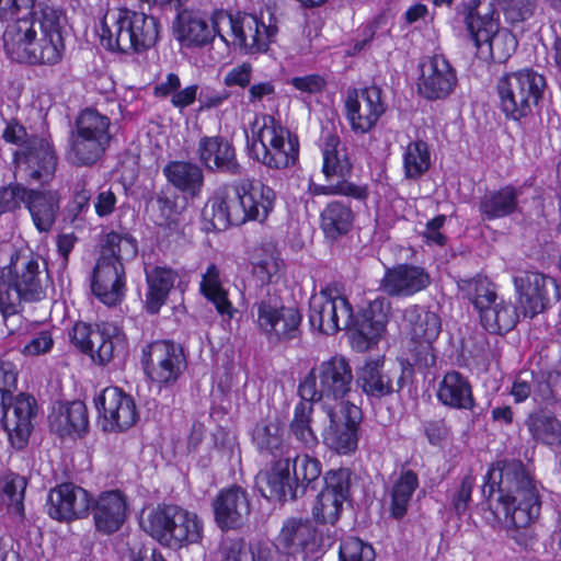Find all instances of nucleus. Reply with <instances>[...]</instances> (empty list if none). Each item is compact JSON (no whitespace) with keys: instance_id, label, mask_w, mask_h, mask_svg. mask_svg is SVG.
Listing matches in <instances>:
<instances>
[{"instance_id":"1","label":"nucleus","mask_w":561,"mask_h":561,"mask_svg":"<svg viewBox=\"0 0 561 561\" xmlns=\"http://www.w3.org/2000/svg\"><path fill=\"white\" fill-rule=\"evenodd\" d=\"M5 51L28 65L55 66L65 51L66 11L49 1L0 0V22Z\"/></svg>"},{"instance_id":"2","label":"nucleus","mask_w":561,"mask_h":561,"mask_svg":"<svg viewBox=\"0 0 561 561\" xmlns=\"http://www.w3.org/2000/svg\"><path fill=\"white\" fill-rule=\"evenodd\" d=\"M482 494L490 508L496 495L495 511L504 516L507 538L520 551H535L542 499L536 479L524 462L520 459L491 462L483 477Z\"/></svg>"},{"instance_id":"3","label":"nucleus","mask_w":561,"mask_h":561,"mask_svg":"<svg viewBox=\"0 0 561 561\" xmlns=\"http://www.w3.org/2000/svg\"><path fill=\"white\" fill-rule=\"evenodd\" d=\"M389 311L390 304L385 298H376L355 314L347 297H332L321 290L319 296L310 299L308 317L310 325L323 334L348 331L352 348L365 352L376 345L385 333Z\"/></svg>"},{"instance_id":"4","label":"nucleus","mask_w":561,"mask_h":561,"mask_svg":"<svg viewBox=\"0 0 561 561\" xmlns=\"http://www.w3.org/2000/svg\"><path fill=\"white\" fill-rule=\"evenodd\" d=\"M355 376L351 360L341 354L316 363L299 381L297 392L316 401L321 410L339 408L353 392Z\"/></svg>"},{"instance_id":"5","label":"nucleus","mask_w":561,"mask_h":561,"mask_svg":"<svg viewBox=\"0 0 561 561\" xmlns=\"http://www.w3.org/2000/svg\"><path fill=\"white\" fill-rule=\"evenodd\" d=\"M321 172L328 184L310 183L308 191L312 196H344L366 205L370 192L366 183H355L350 179L353 173V162L335 131H328L321 144Z\"/></svg>"},{"instance_id":"6","label":"nucleus","mask_w":561,"mask_h":561,"mask_svg":"<svg viewBox=\"0 0 561 561\" xmlns=\"http://www.w3.org/2000/svg\"><path fill=\"white\" fill-rule=\"evenodd\" d=\"M142 529L161 546L181 549L203 538V522L196 513L173 503H159L140 522Z\"/></svg>"},{"instance_id":"7","label":"nucleus","mask_w":561,"mask_h":561,"mask_svg":"<svg viewBox=\"0 0 561 561\" xmlns=\"http://www.w3.org/2000/svg\"><path fill=\"white\" fill-rule=\"evenodd\" d=\"M546 88V77L531 67L505 72L495 87L499 107L507 121L520 122L542 100Z\"/></svg>"},{"instance_id":"8","label":"nucleus","mask_w":561,"mask_h":561,"mask_svg":"<svg viewBox=\"0 0 561 561\" xmlns=\"http://www.w3.org/2000/svg\"><path fill=\"white\" fill-rule=\"evenodd\" d=\"M546 88V77L531 67L505 72L495 87L499 107L507 121L520 122L542 100Z\"/></svg>"},{"instance_id":"9","label":"nucleus","mask_w":561,"mask_h":561,"mask_svg":"<svg viewBox=\"0 0 561 561\" xmlns=\"http://www.w3.org/2000/svg\"><path fill=\"white\" fill-rule=\"evenodd\" d=\"M45 296L37 257L31 256L21 265L10 263L0 270V313L4 320L20 313L23 304L41 301Z\"/></svg>"},{"instance_id":"10","label":"nucleus","mask_w":561,"mask_h":561,"mask_svg":"<svg viewBox=\"0 0 561 561\" xmlns=\"http://www.w3.org/2000/svg\"><path fill=\"white\" fill-rule=\"evenodd\" d=\"M262 121V126L253 135L255 159L276 171L295 167L300 154L298 135L273 115H264Z\"/></svg>"},{"instance_id":"11","label":"nucleus","mask_w":561,"mask_h":561,"mask_svg":"<svg viewBox=\"0 0 561 561\" xmlns=\"http://www.w3.org/2000/svg\"><path fill=\"white\" fill-rule=\"evenodd\" d=\"M214 23L216 26L227 24L233 44L248 55L267 53L278 33L275 24L266 25L262 18L233 8H215Z\"/></svg>"},{"instance_id":"12","label":"nucleus","mask_w":561,"mask_h":561,"mask_svg":"<svg viewBox=\"0 0 561 561\" xmlns=\"http://www.w3.org/2000/svg\"><path fill=\"white\" fill-rule=\"evenodd\" d=\"M480 0H471L465 23L480 57L493 62H505L515 51L517 41L508 31L500 32L494 11L481 15L478 12Z\"/></svg>"},{"instance_id":"13","label":"nucleus","mask_w":561,"mask_h":561,"mask_svg":"<svg viewBox=\"0 0 561 561\" xmlns=\"http://www.w3.org/2000/svg\"><path fill=\"white\" fill-rule=\"evenodd\" d=\"M287 460V476L282 480L273 482L271 476L261 484L260 489L268 500L286 502L302 497L308 489L314 491L318 486V480L322 473L321 461L309 454H290L285 458Z\"/></svg>"},{"instance_id":"14","label":"nucleus","mask_w":561,"mask_h":561,"mask_svg":"<svg viewBox=\"0 0 561 561\" xmlns=\"http://www.w3.org/2000/svg\"><path fill=\"white\" fill-rule=\"evenodd\" d=\"M140 364L146 377L159 389L173 388L187 368L181 344L172 340H153L141 347Z\"/></svg>"},{"instance_id":"15","label":"nucleus","mask_w":561,"mask_h":561,"mask_svg":"<svg viewBox=\"0 0 561 561\" xmlns=\"http://www.w3.org/2000/svg\"><path fill=\"white\" fill-rule=\"evenodd\" d=\"M251 444L257 455L268 460L270 467L257 476L261 485L271 476L273 482L287 476V460L291 450L290 443L285 437L284 424L272 417L260 419L250 431Z\"/></svg>"},{"instance_id":"16","label":"nucleus","mask_w":561,"mask_h":561,"mask_svg":"<svg viewBox=\"0 0 561 561\" xmlns=\"http://www.w3.org/2000/svg\"><path fill=\"white\" fill-rule=\"evenodd\" d=\"M322 411L329 420L322 432L323 445L339 456L354 454L360 437L362 409L346 401L342 407L322 409Z\"/></svg>"},{"instance_id":"17","label":"nucleus","mask_w":561,"mask_h":561,"mask_svg":"<svg viewBox=\"0 0 561 561\" xmlns=\"http://www.w3.org/2000/svg\"><path fill=\"white\" fill-rule=\"evenodd\" d=\"M354 472L346 467L329 469L324 472L323 486L312 506V519L319 525L334 526L343 512L345 502L352 500Z\"/></svg>"},{"instance_id":"18","label":"nucleus","mask_w":561,"mask_h":561,"mask_svg":"<svg viewBox=\"0 0 561 561\" xmlns=\"http://www.w3.org/2000/svg\"><path fill=\"white\" fill-rule=\"evenodd\" d=\"M386 111L380 87L371 84L347 89L343 115L354 135H365L374 130Z\"/></svg>"},{"instance_id":"19","label":"nucleus","mask_w":561,"mask_h":561,"mask_svg":"<svg viewBox=\"0 0 561 561\" xmlns=\"http://www.w3.org/2000/svg\"><path fill=\"white\" fill-rule=\"evenodd\" d=\"M513 283L523 314L529 319L551 309L561 298L557 279L541 272L523 271Z\"/></svg>"},{"instance_id":"20","label":"nucleus","mask_w":561,"mask_h":561,"mask_svg":"<svg viewBox=\"0 0 561 561\" xmlns=\"http://www.w3.org/2000/svg\"><path fill=\"white\" fill-rule=\"evenodd\" d=\"M256 327L271 344H285L301 335L302 313L297 307L267 299L255 302Z\"/></svg>"},{"instance_id":"21","label":"nucleus","mask_w":561,"mask_h":561,"mask_svg":"<svg viewBox=\"0 0 561 561\" xmlns=\"http://www.w3.org/2000/svg\"><path fill=\"white\" fill-rule=\"evenodd\" d=\"M242 179L224 181L216 185L207 198L203 217L217 231L242 226Z\"/></svg>"},{"instance_id":"22","label":"nucleus","mask_w":561,"mask_h":561,"mask_svg":"<svg viewBox=\"0 0 561 561\" xmlns=\"http://www.w3.org/2000/svg\"><path fill=\"white\" fill-rule=\"evenodd\" d=\"M14 161L28 183L49 185L55 179L58 156L50 140L31 135L22 149L15 151Z\"/></svg>"},{"instance_id":"23","label":"nucleus","mask_w":561,"mask_h":561,"mask_svg":"<svg viewBox=\"0 0 561 561\" xmlns=\"http://www.w3.org/2000/svg\"><path fill=\"white\" fill-rule=\"evenodd\" d=\"M442 332V320L436 312L422 311L411 320L407 350L410 365L427 373L436 365L434 342Z\"/></svg>"},{"instance_id":"24","label":"nucleus","mask_w":561,"mask_h":561,"mask_svg":"<svg viewBox=\"0 0 561 561\" xmlns=\"http://www.w3.org/2000/svg\"><path fill=\"white\" fill-rule=\"evenodd\" d=\"M94 405L101 419V426L107 433H122L139 420L135 399L123 389L110 386L95 398Z\"/></svg>"},{"instance_id":"25","label":"nucleus","mask_w":561,"mask_h":561,"mask_svg":"<svg viewBox=\"0 0 561 561\" xmlns=\"http://www.w3.org/2000/svg\"><path fill=\"white\" fill-rule=\"evenodd\" d=\"M37 408L35 397L27 392L13 393L9 401L0 403V421L15 449H23L27 445Z\"/></svg>"},{"instance_id":"26","label":"nucleus","mask_w":561,"mask_h":561,"mask_svg":"<svg viewBox=\"0 0 561 561\" xmlns=\"http://www.w3.org/2000/svg\"><path fill=\"white\" fill-rule=\"evenodd\" d=\"M416 90L427 101L447 99L455 90L458 78L455 68L442 54L426 56L420 61Z\"/></svg>"},{"instance_id":"27","label":"nucleus","mask_w":561,"mask_h":561,"mask_svg":"<svg viewBox=\"0 0 561 561\" xmlns=\"http://www.w3.org/2000/svg\"><path fill=\"white\" fill-rule=\"evenodd\" d=\"M176 39L188 48H202L214 42L216 36L226 42L221 25L214 23V10L208 14L199 8L179 9L174 20Z\"/></svg>"},{"instance_id":"28","label":"nucleus","mask_w":561,"mask_h":561,"mask_svg":"<svg viewBox=\"0 0 561 561\" xmlns=\"http://www.w3.org/2000/svg\"><path fill=\"white\" fill-rule=\"evenodd\" d=\"M196 157L210 173L240 178L244 172L232 140L221 135L202 136L197 142Z\"/></svg>"},{"instance_id":"29","label":"nucleus","mask_w":561,"mask_h":561,"mask_svg":"<svg viewBox=\"0 0 561 561\" xmlns=\"http://www.w3.org/2000/svg\"><path fill=\"white\" fill-rule=\"evenodd\" d=\"M90 506L91 493L72 482L57 484L47 494V514L58 522H72L88 517Z\"/></svg>"},{"instance_id":"30","label":"nucleus","mask_w":561,"mask_h":561,"mask_svg":"<svg viewBox=\"0 0 561 561\" xmlns=\"http://www.w3.org/2000/svg\"><path fill=\"white\" fill-rule=\"evenodd\" d=\"M90 513L96 533L111 536L122 529L129 515L128 496L118 489L91 494Z\"/></svg>"},{"instance_id":"31","label":"nucleus","mask_w":561,"mask_h":561,"mask_svg":"<svg viewBox=\"0 0 561 561\" xmlns=\"http://www.w3.org/2000/svg\"><path fill=\"white\" fill-rule=\"evenodd\" d=\"M91 293L103 305L116 307L123 302L127 293V276L124 263L95 261L92 271Z\"/></svg>"},{"instance_id":"32","label":"nucleus","mask_w":561,"mask_h":561,"mask_svg":"<svg viewBox=\"0 0 561 561\" xmlns=\"http://www.w3.org/2000/svg\"><path fill=\"white\" fill-rule=\"evenodd\" d=\"M211 506L215 523L224 531L240 528L251 512L249 494L239 485L221 489Z\"/></svg>"},{"instance_id":"33","label":"nucleus","mask_w":561,"mask_h":561,"mask_svg":"<svg viewBox=\"0 0 561 561\" xmlns=\"http://www.w3.org/2000/svg\"><path fill=\"white\" fill-rule=\"evenodd\" d=\"M242 226L248 222L265 225L274 213L277 193L268 184L253 179H242Z\"/></svg>"},{"instance_id":"34","label":"nucleus","mask_w":561,"mask_h":561,"mask_svg":"<svg viewBox=\"0 0 561 561\" xmlns=\"http://www.w3.org/2000/svg\"><path fill=\"white\" fill-rule=\"evenodd\" d=\"M430 284V274L423 267L403 263L385 271L379 288L390 297H411Z\"/></svg>"},{"instance_id":"35","label":"nucleus","mask_w":561,"mask_h":561,"mask_svg":"<svg viewBox=\"0 0 561 561\" xmlns=\"http://www.w3.org/2000/svg\"><path fill=\"white\" fill-rule=\"evenodd\" d=\"M48 419L51 432L61 438H81L89 432L88 409L81 400L59 402Z\"/></svg>"},{"instance_id":"36","label":"nucleus","mask_w":561,"mask_h":561,"mask_svg":"<svg viewBox=\"0 0 561 561\" xmlns=\"http://www.w3.org/2000/svg\"><path fill=\"white\" fill-rule=\"evenodd\" d=\"M178 278L179 272L168 265H154L146 268L145 310L147 313L153 316L160 312L168 302Z\"/></svg>"},{"instance_id":"37","label":"nucleus","mask_w":561,"mask_h":561,"mask_svg":"<svg viewBox=\"0 0 561 561\" xmlns=\"http://www.w3.org/2000/svg\"><path fill=\"white\" fill-rule=\"evenodd\" d=\"M130 13L131 9L126 7L118 8L110 15H105L101 21L100 39L105 49L122 54L133 53L130 37L134 33V26H128Z\"/></svg>"},{"instance_id":"38","label":"nucleus","mask_w":561,"mask_h":561,"mask_svg":"<svg viewBox=\"0 0 561 561\" xmlns=\"http://www.w3.org/2000/svg\"><path fill=\"white\" fill-rule=\"evenodd\" d=\"M436 397L444 407L472 411L477 401L468 377L457 370L446 371L438 382Z\"/></svg>"},{"instance_id":"39","label":"nucleus","mask_w":561,"mask_h":561,"mask_svg":"<svg viewBox=\"0 0 561 561\" xmlns=\"http://www.w3.org/2000/svg\"><path fill=\"white\" fill-rule=\"evenodd\" d=\"M167 182L184 196L196 198L205 185L203 167L187 160H170L163 169Z\"/></svg>"},{"instance_id":"40","label":"nucleus","mask_w":561,"mask_h":561,"mask_svg":"<svg viewBox=\"0 0 561 561\" xmlns=\"http://www.w3.org/2000/svg\"><path fill=\"white\" fill-rule=\"evenodd\" d=\"M24 205L39 232L51 230L60 208V196L57 191L27 188Z\"/></svg>"},{"instance_id":"41","label":"nucleus","mask_w":561,"mask_h":561,"mask_svg":"<svg viewBox=\"0 0 561 561\" xmlns=\"http://www.w3.org/2000/svg\"><path fill=\"white\" fill-rule=\"evenodd\" d=\"M317 528L309 518L290 517L280 528L277 540L280 548L295 557L312 550L316 546Z\"/></svg>"},{"instance_id":"42","label":"nucleus","mask_w":561,"mask_h":561,"mask_svg":"<svg viewBox=\"0 0 561 561\" xmlns=\"http://www.w3.org/2000/svg\"><path fill=\"white\" fill-rule=\"evenodd\" d=\"M520 193L513 184L486 191L478 204L482 220L493 221L514 215L519 208Z\"/></svg>"},{"instance_id":"43","label":"nucleus","mask_w":561,"mask_h":561,"mask_svg":"<svg viewBox=\"0 0 561 561\" xmlns=\"http://www.w3.org/2000/svg\"><path fill=\"white\" fill-rule=\"evenodd\" d=\"M95 345L90 358L100 366H106L116 356L126 353L128 340L117 325L102 322L95 324Z\"/></svg>"},{"instance_id":"44","label":"nucleus","mask_w":561,"mask_h":561,"mask_svg":"<svg viewBox=\"0 0 561 561\" xmlns=\"http://www.w3.org/2000/svg\"><path fill=\"white\" fill-rule=\"evenodd\" d=\"M299 401L295 404L293 417L288 424L289 434L306 450L313 451L319 445L316 431L312 427L316 401L297 392Z\"/></svg>"},{"instance_id":"45","label":"nucleus","mask_w":561,"mask_h":561,"mask_svg":"<svg viewBox=\"0 0 561 561\" xmlns=\"http://www.w3.org/2000/svg\"><path fill=\"white\" fill-rule=\"evenodd\" d=\"M480 322L490 334L504 335L519 322V311L515 304L497 297L480 313Z\"/></svg>"},{"instance_id":"46","label":"nucleus","mask_w":561,"mask_h":561,"mask_svg":"<svg viewBox=\"0 0 561 561\" xmlns=\"http://www.w3.org/2000/svg\"><path fill=\"white\" fill-rule=\"evenodd\" d=\"M319 222L323 234L336 240L353 229L355 213L350 203L333 199L324 205L319 216Z\"/></svg>"},{"instance_id":"47","label":"nucleus","mask_w":561,"mask_h":561,"mask_svg":"<svg viewBox=\"0 0 561 561\" xmlns=\"http://www.w3.org/2000/svg\"><path fill=\"white\" fill-rule=\"evenodd\" d=\"M199 293L214 305L218 314L227 316L229 319L233 318L236 309L229 299V291L222 285L221 271L215 263L208 264L202 274Z\"/></svg>"},{"instance_id":"48","label":"nucleus","mask_w":561,"mask_h":561,"mask_svg":"<svg viewBox=\"0 0 561 561\" xmlns=\"http://www.w3.org/2000/svg\"><path fill=\"white\" fill-rule=\"evenodd\" d=\"M382 365L380 359H368L357 370L355 383L368 397L381 399L393 393L392 377L382 373Z\"/></svg>"},{"instance_id":"49","label":"nucleus","mask_w":561,"mask_h":561,"mask_svg":"<svg viewBox=\"0 0 561 561\" xmlns=\"http://www.w3.org/2000/svg\"><path fill=\"white\" fill-rule=\"evenodd\" d=\"M137 240L129 232L111 230L101 236L98 260L112 263H123L137 255Z\"/></svg>"},{"instance_id":"50","label":"nucleus","mask_w":561,"mask_h":561,"mask_svg":"<svg viewBox=\"0 0 561 561\" xmlns=\"http://www.w3.org/2000/svg\"><path fill=\"white\" fill-rule=\"evenodd\" d=\"M108 147L110 144L72 130L67 158L76 167H92L103 158Z\"/></svg>"},{"instance_id":"51","label":"nucleus","mask_w":561,"mask_h":561,"mask_svg":"<svg viewBox=\"0 0 561 561\" xmlns=\"http://www.w3.org/2000/svg\"><path fill=\"white\" fill-rule=\"evenodd\" d=\"M420 485L417 473L412 469H403L390 490L389 515L401 520L408 513L410 502Z\"/></svg>"},{"instance_id":"52","label":"nucleus","mask_w":561,"mask_h":561,"mask_svg":"<svg viewBox=\"0 0 561 561\" xmlns=\"http://www.w3.org/2000/svg\"><path fill=\"white\" fill-rule=\"evenodd\" d=\"M130 14L128 26H134L130 46H133V53L140 54L157 44L160 33V22L153 15L144 12L131 10Z\"/></svg>"},{"instance_id":"53","label":"nucleus","mask_w":561,"mask_h":561,"mask_svg":"<svg viewBox=\"0 0 561 561\" xmlns=\"http://www.w3.org/2000/svg\"><path fill=\"white\" fill-rule=\"evenodd\" d=\"M431 165V149L427 141L423 139L410 141L402 153L404 179L417 181L430 171Z\"/></svg>"},{"instance_id":"54","label":"nucleus","mask_w":561,"mask_h":561,"mask_svg":"<svg viewBox=\"0 0 561 561\" xmlns=\"http://www.w3.org/2000/svg\"><path fill=\"white\" fill-rule=\"evenodd\" d=\"M111 119L96 108L85 107L81 110L75 119L73 131L111 144Z\"/></svg>"},{"instance_id":"55","label":"nucleus","mask_w":561,"mask_h":561,"mask_svg":"<svg viewBox=\"0 0 561 561\" xmlns=\"http://www.w3.org/2000/svg\"><path fill=\"white\" fill-rule=\"evenodd\" d=\"M530 436L538 443L561 449V420L553 415H530L526 422Z\"/></svg>"},{"instance_id":"56","label":"nucleus","mask_w":561,"mask_h":561,"mask_svg":"<svg viewBox=\"0 0 561 561\" xmlns=\"http://www.w3.org/2000/svg\"><path fill=\"white\" fill-rule=\"evenodd\" d=\"M284 267V261L274 245L263 244L252 261V273L261 285H270Z\"/></svg>"},{"instance_id":"57","label":"nucleus","mask_w":561,"mask_h":561,"mask_svg":"<svg viewBox=\"0 0 561 561\" xmlns=\"http://www.w3.org/2000/svg\"><path fill=\"white\" fill-rule=\"evenodd\" d=\"M460 289L466 294L479 313L499 297L494 290L493 283L485 276L477 275L462 280Z\"/></svg>"},{"instance_id":"58","label":"nucleus","mask_w":561,"mask_h":561,"mask_svg":"<svg viewBox=\"0 0 561 561\" xmlns=\"http://www.w3.org/2000/svg\"><path fill=\"white\" fill-rule=\"evenodd\" d=\"M26 486L27 480L18 473H10L4 478L2 493L7 501L8 511L20 518L25 516L24 499Z\"/></svg>"},{"instance_id":"59","label":"nucleus","mask_w":561,"mask_h":561,"mask_svg":"<svg viewBox=\"0 0 561 561\" xmlns=\"http://www.w3.org/2000/svg\"><path fill=\"white\" fill-rule=\"evenodd\" d=\"M374 547L358 537L343 538L339 546V561H375Z\"/></svg>"},{"instance_id":"60","label":"nucleus","mask_w":561,"mask_h":561,"mask_svg":"<svg viewBox=\"0 0 561 561\" xmlns=\"http://www.w3.org/2000/svg\"><path fill=\"white\" fill-rule=\"evenodd\" d=\"M535 394L543 403L561 401V371L556 369L540 371L536 380Z\"/></svg>"},{"instance_id":"61","label":"nucleus","mask_w":561,"mask_h":561,"mask_svg":"<svg viewBox=\"0 0 561 561\" xmlns=\"http://www.w3.org/2000/svg\"><path fill=\"white\" fill-rule=\"evenodd\" d=\"M154 202L159 213L153 222L162 228H172L178 215L176 196L168 190H161L156 194Z\"/></svg>"},{"instance_id":"62","label":"nucleus","mask_w":561,"mask_h":561,"mask_svg":"<svg viewBox=\"0 0 561 561\" xmlns=\"http://www.w3.org/2000/svg\"><path fill=\"white\" fill-rule=\"evenodd\" d=\"M476 477L471 471L461 477L459 484L450 494V506L458 517L465 515L472 501Z\"/></svg>"},{"instance_id":"63","label":"nucleus","mask_w":561,"mask_h":561,"mask_svg":"<svg viewBox=\"0 0 561 561\" xmlns=\"http://www.w3.org/2000/svg\"><path fill=\"white\" fill-rule=\"evenodd\" d=\"M421 431L427 443L434 447H442L453 436L451 426L443 416L422 421Z\"/></svg>"},{"instance_id":"64","label":"nucleus","mask_w":561,"mask_h":561,"mask_svg":"<svg viewBox=\"0 0 561 561\" xmlns=\"http://www.w3.org/2000/svg\"><path fill=\"white\" fill-rule=\"evenodd\" d=\"M70 343L82 354L89 357L95 346V327L83 321H77L69 330Z\"/></svg>"}]
</instances>
